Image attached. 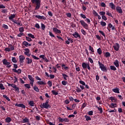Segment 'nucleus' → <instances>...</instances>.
Masks as SVG:
<instances>
[{
  "label": "nucleus",
  "mask_w": 125,
  "mask_h": 125,
  "mask_svg": "<svg viewBox=\"0 0 125 125\" xmlns=\"http://www.w3.org/2000/svg\"><path fill=\"white\" fill-rule=\"evenodd\" d=\"M114 64V66L117 68H119V61L117 60H115V61L113 62Z\"/></svg>",
  "instance_id": "obj_23"
},
{
  "label": "nucleus",
  "mask_w": 125,
  "mask_h": 125,
  "mask_svg": "<svg viewBox=\"0 0 125 125\" xmlns=\"http://www.w3.org/2000/svg\"><path fill=\"white\" fill-rule=\"evenodd\" d=\"M28 37L32 39H35V37H34V35H33L32 34H28Z\"/></svg>",
  "instance_id": "obj_61"
},
{
  "label": "nucleus",
  "mask_w": 125,
  "mask_h": 125,
  "mask_svg": "<svg viewBox=\"0 0 125 125\" xmlns=\"http://www.w3.org/2000/svg\"><path fill=\"white\" fill-rule=\"evenodd\" d=\"M32 3L35 4L34 11L39 10L41 5V0H31Z\"/></svg>",
  "instance_id": "obj_1"
},
{
  "label": "nucleus",
  "mask_w": 125,
  "mask_h": 125,
  "mask_svg": "<svg viewBox=\"0 0 125 125\" xmlns=\"http://www.w3.org/2000/svg\"><path fill=\"white\" fill-rule=\"evenodd\" d=\"M82 66L83 67V69H86V67H89V65L88 64H86L85 62H83Z\"/></svg>",
  "instance_id": "obj_21"
},
{
  "label": "nucleus",
  "mask_w": 125,
  "mask_h": 125,
  "mask_svg": "<svg viewBox=\"0 0 125 125\" xmlns=\"http://www.w3.org/2000/svg\"><path fill=\"white\" fill-rule=\"evenodd\" d=\"M5 123H8L11 122V121H12V119H11L10 117H6L5 118Z\"/></svg>",
  "instance_id": "obj_29"
},
{
  "label": "nucleus",
  "mask_w": 125,
  "mask_h": 125,
  "mask_svg": "<svg viewBox=\"0 0 125 125\" xmlns=\"http://www.w3.org/2000/svg\"><path fill=\"white\" fill-rule=\"evenodd\" d=\"M30 56H31V57H32V58L34 59V60H39L40 59L39 58L36 57L34 55H30Z\"/></svg>",
  "instance_id": "obj_50"
},
{
  "label": "nucleus",
  "mask_w": 125,
  "mask_h": 125,
  "mask_svg": "<svg viewBox=\"0 0 125 125\" xmlns=\"http://www.w3.org/2000/svg\"><path fill=\"white\" fill-rule=\"evenodd\" d=\"M115 9H116V11H117V12H118V13L122 14L123 11L121 7L119 6H117L116 7V8H115Z\"/></svg>",
  "instance_id": "obj_17"
},
{
  "label": "nucleus",
  "mask_w": 125,
  "mask_h": 125,
  "mask_svg": "<svg viewBox=\"0 0 125 125\" xmlns=\"http://www.w3.org/2000/svg\"><path fill=\"white\" fill-rule=\"evenodd\" d=\"M51 107V106L48 104H43L40 105V108H41L48 109L50 108Z\"/></svg>",
  "instance_id": "obj_4"
},
{
  "label": "nucleus",
  "mask_w": 125,
  "mask_h": 125,
  "mask_svg": "<svg viewBox=\"0 0 125 125\" xmlns=\"http://www.w3.org/2000/svg\"><path fill=\"white\" fill-rule=\"evenodd\" d=\"M113 48H114V50L116 51H119V48H120V45H119V43H116L115 44V45L113 46Z\"/></svg>",
  "instance_id": "obj_12"
},
{
  "label": "nucleus",
  "mask_w": 125,
  "mask_h": 125,
  "mask_svg": "<svg viewBox=\"0 0 125 125\" xmlns=\"http://www.w3.org/2000/svg\"><path fill=\"white\" fill-rule=\"evenodd\" d=\"M2 64H3V65H10V64H11V63L10 62H7V60H6V59L2 60Z\"/></svg>",
  "instance_id": "obj_18"
},
{
  "label": "nucleus",
  "mask_w": 125,
  "mask_h": 125,
  "mask_svg": "<svg viewBox=\"0 0 125 125\" xmlns=\"http://www.w3.org/2000/svg\"><path fill=\"white\" fill-rule=\"evenodd\" d=\"M109 107H110V108H115L116 107H117V104H116L111 103L110 105H109Z\"/></svg>",
  "instance_id": "obj_26"
},
{
  "label": "nucleus",
  "mask_w": 125,
  "mask_h": 125,
  "mask_svg": "<svg viewBox=\"0 0 125 125\" xmlns=\"http://www.w3.org/2000/svg\"><path fill=\"white\" fill-rule=\"evenodd\" d=\"M12 70L13 72L17 73L18 74H20L21 73V70L20 69H18V70H17L15 68H13Z\"/></svg>",
  "instance_id": "obj_19"
},
{
  "label": "nucleus",
  "mask_w": 125,
  "mask_h": 125,
  "mask_svg": "<svg viewBox=\"0 0 125 125\" xmlns=\"http://www.w3.org/2000/svg\"><path fill=\"white\" fill-rule=\"evenodd\" d=\"M21 36H24V33L22 32H21L19 33V34L17 35V37H18V38H21Z\"/></svg>",
  "instance_id": "obj_44"
},
{
  "label": "nucleus",
  "mask_w": 125,
  "mask_h": 125,
  "mask_svg": "<svg viewBox=\"0 0 125 125\" xmlns=\"http://www.w3.org/2000/svg\"><path fill=\"white\" fill-rule=\"evenodd\" d=\"M10 46V48H4V51H7V52H10L11 51H13L15 49V47L12 44L9 45Z\"/></svg>",
  "instance_id": "obj_6"
},
{
  "label": "nucleus",
  "mask_w": 125,
  "mask_h": 125,
  "mask_svg": "<svg viewBox=\"0 0 125 125\" xmlns=\"http://www.w3.org/2000/svg\"><path fill=\"white\" fill-rule=\"evenodd\" d=\"M106 12H104V11H101L99 13V14H100V15L102 16H105V14H106Z\"/></svg>",
  "instance_id": "obj_43"
},
{
  "label": "nucleus",
  "mask_w": 125,
  "mask_h": 125,
  "mask_svg": "<svg viewBox=\"0 0 125 125\" xmlns=\"http://www.w3.org/2000/svg\"><path fill=\"white\" fill-rule=\"evenodd\" d=\"M28 79H29L30 81L32 82H34V78H33V77H32L31 75H28Z\"/></svg>",
  "instance_id": "obj_36"
},
{
  "label": "nucleus",
  "mask_w": 125,
  "mask_h": 125,
  "mask_svg": "<svg viewBox=\"0 0 125 125\" xmlns=\"http://www.w3.org/2000/svg\"><path fill=\"white\" fill-rule=\"evenodd\" d=\"M25 52L24 54L25 55L28 56V57H30V56L31 55V54L30 53V50L28 48H26L24 49Z\"/></svg>",
  "instance_id": "obj_15"
},
{
  "label": "nucleus",
  "mask_w": 125,
  "mask_h": 125,
  "mask_svg": "<svg viewBox=\"0 0 125 125\" xmlns=\"http://www.w3.org/2000/svg\"><path fill=\"white\" fill-rule=\"evenodd\" d=\"M24 86H25V87L28 89L31 88V86L30 85V84H24Z\"/></svg>",
  "instance_id": "obj_54"
},
{
  "label": "nucleus",
  "mask_w": 125,
  "mask_h": 125,
  "mask_svg": "<svg viewBox=\"0 0 125 125\" xmlns=\"http://www.w3.org/2000/svg\"><path fill=\"white\" fill-rule=\"evenodd\" d=\"M58 120H59V122H60V123H62L63 122H64L65 123L69 122V120L68 119H67V118H65L64 119H62L61 117H59Z\"/></svg>",
  "instance_id": "obj_7"
},
{
  "label": "nucleus",
  "mask_w": 125,
  "mask_h": 125,
  "mask_svg": "<svg viewBox=\"0 0 125 125\" xmlns=\"http://www.w3.org/2000/svg\"><path fill=\"white\" fill-rule=\"evenodd\" d=\"M35 17L39 19V20H46V17L43 16H40V15H35Z\"/></svg>",
  "instance_id": "obj_13"
},
{
  "label": "nucleus",
  "mask_w": 125,
  "mask_h": 125,
  "mask_svg": "<svg viewBox=\"0 0 125 125\" xmlns=\"http://www.w3.org/2000/svg\"><path fill=\"white\" fill-rule=\"evenodd\" d=\"M51 92L52 93V94H53L55 96L58 95V93L57 92L55 91V90L51 91Z\"/></svg>",
  "instance_id": "obj_60"
},
{
  "label": "nucleus",
  "mask_w": 125,
  "mask_h": 125,
  "mask_svg": "<svg viewBox=\"0 0 125 125\" xmlns=\"http://www.w3.org/2000/svg\"><path fill=\"white\" fill-rule=\"evenodd\" d=\"M81 32H82V34H83V35L85 36L86 35V32H85V31L83 29H82L81 30Z\"/></svg>",
  "instance_id": "obj_57"
},
{
  "label": "nucleus",
  "mask_w": 125,
  "mask_h": 125,
  "mask_svg": "<svg viewBox=\"0 0 125 125\" xmlns=\"http://www.w3.org/2000/svg\"><path fill=\"white\" fill-rule=\"evenodd\" d=\"M73 42V39L67 37V41H65V43H66V44H69V43H72Z\"/></svg>",
  "instance_id": "obj_16"
},
{
  "label": "nucleus",
  "mask_w": 125,
  "mask_h": 125,
  "mask_svg": "<svg viewBox=\"0 0 125 125\" xmlns=\"http://www.w3.org/2000/svg\"><path fill=\"white\" fill-rule=\"evenodd\" d=\"M62 77H63V80H64V81H67V78H68V76H67V75L64 74V73H62Z\"/></svg>",
  "instance_id": "obj_25"
},
{
  "label": "nucleus",
  "mask_w": 125,
  "mask_h": 125,
  "mask_svg": "<svg viewBox=\"0 0 125 125\" xmlns=\"http://www.w3.org/2000/svg\"><path fill=\"white\" fill-rule=\"evenodd\" d=\"M0 88L1 90H3L5 89L4 86H3L2 83H0Z\"/></svg>",
  "instance_id": "obj_55"
},
{
  "label": "nucleus",
  "mask_w": 125,
  "mask_h": 125,
  "mask_svg": "<svg viewBox=\"0 0 125 125\" xmlns=\"http://www.w3.org/2000/svg\"><path fill=\"white\" fill-rule=\"evenodd\" d=\"M37 83L41 85L46 84V83L43 81H38L37 82Z\"/></svg>",
  "instance_id": "obj_33"
},
{
  "label": "nucleus",
  "mask_w": 125,
  "mask_h": 125,
  "mask_svg": "<svg viewBox=\"0 0 125 125\" xmlns=\"http://www.w3.org/2000/svg\"><path fill=\"white\" fill-rule=\"evenodd\" d=\"M2 97H3V98L5 99V100H6V101L8 102L11 101V100L10 99V98L7 97V96H6V95H2Z\"/></svg>",
  "instance_id": "obj_38"
},
{
  "label": "nucleus",
  "mask_w": 125,
  "mask_h": 125,
  "mask_svg": "<svg viewBox=\"0 0 125 125\" xmlns=\"http://www.w3.org/2000/svg\"><path fill=\"white\" fill-rule=\"evenodd\" d=\"M82 89H81L79 87H76V89H75V91L77 93H81L82 92Z\"/></svg>",
  "instance_id": "obj_40"
},
{
  "label": "nucleus",
  "mask_w": 125,
  "mask_h": 125,
  "mask_svg": "<svg viewBox=\"0 0 125 125\" xmlns=\"http://www.w3.org/2000/svg\"><path fill=\"white\" fill-rule=\"evenodd\" d=\"M109 100H111L112 103H117V99H116L114 97H110L109 98Z\"/></svg>",
  "instance_id": "obj_24"
},
{
  "label": "nucleus",
  "mask_w": 125,
  "mask_h": 125,
  "mask_svg": "<svg viewBox=\"0 0 125 125\" xmlns=\"http://www.w3.org/2000/svg\"><path fill=\"white\" fill-rule=\"evenodd\" d=\"M61 67H63V69H64L65 70H68V67L67 66H65V64H64V63L61 64Z\"/></svg>",
  "instance_id": "obj_42"
},
{
  "label": "nucleus",
  "mask_w": 125,
  "mask_h": 125,
  "mask_svg": "<svg viewBox=\"0 0 125 125\" xmlns=\"http://www.w3.org/2000/svg\"><path fill=\"white\" fill-rule=\"evenodd\" d=\"M28 104L30 105V106L33 107L35 105V103L33 101H30V102H29Z\"/></svg>",
  "instance_id": "obj_31"
},
{
  "label": "nucleus",
  "mask_w": 125,
  "mask_h": 125,
  "mask_svg": "<svg viewBox=\"0 0 125 125\" xmlns=\"http://www.w3.org/2000/svg\"><path fill=\"white\" fill-rule=\"evenodd\" d=\"M19 59L20 60V63H24V60H25V56L21 55L19 56Z\"/></svg>",
  "instance_id": "obj_10"
},
{
  "label": "nucleus",
  "mask_w": 125,
  "mask_h": 125,
  "mask_svg": "<svg viewBox=\"0 0 125 125\" xmlns=\"http://www.w3.org/2000/svg\"><path fill=\"white\" fill-rule=\"evenodd\" d=\"M61 83L62 84V85L66 86V84H67V82L65 81H62L61 82Z\"/></svg>",
  "instance_id": "obj_48"
},
{
  "label": "nucleus",
  "mask_w": 125,
  "mask_h": 125,
  "mask_svg": "<svg viewBox=\"0 0 125 125\" xmlns=\"http://www.w3.org/2000/svg\"><path fill=\"white\" fill-rule=\"evenodd\" d=\"M107 111H108V112L109 113H113V112H115V111H117V110H116V109L114 108V110H110V109H108L107 110Z\"/></svg>",
  "instance_id": "obj_47"
},
{
  "label": "nucleus",
  "mask_w": 125,
  "mask_h": 125,
  "mask_svg": "<svg viewBox=\"0 0 125 125\" xmlns=\"http://www.w3.org/2000/svg\"><path fill=\"white\" fill-rule=\"evenodd\" d=\"M98 63L99 64V66H100V68H101V70L103 72H107V68L105 65H104L102 62H98Z\"/></svg>",
  "instance_id": "obj_3"
},
{
  "label": "nucleus",
  "mask_w": 125,
  "mask_h": 125,
  "mask_svg": "<svg viewBox=\"0 0 125 125\" xmlns=\"http://www.w3.org/2000/svg\"><path fill=\"white\" fill-rule=\"evenodd\" d=\"M96 108H98V110L100 112V114L103 113V108L101 107V106L99 107L98 106H96Z\"/></svg>",
  "instance_id": "obj_27"
},
{
  "label": "nucleus",
  "mask_w": 125,
  "mask_h": 125,
  "mask_svg": "<svg viewBox=\"0 0 125 125\" xmlns=\"http://www.w3.org/2000/svg\"><path fill=\"white\" fill-rule=\"evenodd\" d=\"M116 66H113V65H111L110 66V69L112 71H116L117 70V68H116Z\"/></svg>",
  "instance_id": "obj_32"
},
{
  "label": "nucleus",
  "mask_w": 125,
  "mask_h": 125,
  "mask_svg": "<svg viewBox=\"0 0 125 125\" xmlns=\"http://www.w3.org/2000/svg\"><path fill=\"white\" fill-rule=\"evenodd\" d=\"M89 48L88 49V50L89 51H91V52L93 53L95 52V51H94V48H93V47H91V46H89Z\"/></svg>",
  "instance_id": "obj_51"
},
{
  "label": "nucleus",
  "mask_w": 125,
  "mask_h": 125,
  "mask_svg": "<svg viewBox=\"0 0 125 125\" xmlns=\"http://www.w3.org/2000/svg\"><path fill=\"white\" fill-rule=\"evenodd\" d=\"M24 27H20V28H19V32H21V33H23L24 32Z\"/></svg>",
  "instance_id": "obj_45"
},
{
  "label": "nucleus",
  "mask_w": 125,
  "mask_h": 125,
  "mask_svg": "<svg viewBox=\"0 0 125 125\" xmlns=\"http://www.w3.org/2000/svg\"><path fill=\"white\" fill-rule=\"evenodd\" d=\"M84 118H85V121H91V118H90V117L85 115L84 116Z\"/></svg>",
  "instance_id": "obj_34"
},
{
  "label": "nucleus",
  "mask_w": 125,
  "mask_h": 125,
  "mask_svg": "<svg viewBox=\"0 0 125 125\" xmlns=\"http://www.w3.org/2000/svg\"><path fill=\"white\" fill-rule=\"evenodd\" d=\"M12 62L15 63H17V59L15 57H12Z\"/></svg>",
  "instance_id": "obj_52"
},
{
  "label": "nucleus",
  "mask_w": 125,
  "mask_h": 125,
  "mask_svg": "<svg viewBox=\"0 0 125 125\" xmlns=\"http://www.w3.org/2000/svg\"><path fill=\"white\" fill-rule=\"evenodd\" d=\"M8 86H12L13 88L15 89L16 91H19V87H17V85L15 84H11V83H7Z\"/></svg>",
  "instance_id": "obj_5"
},
{
  "label": "nucleus",
  "mask_w": 125,
  "mask_h": 125,
  "mask_svg": "<svg viewBox=\"0 0 125 125\" xmlns=\"http://www.w3.org/2000/svg\"><path fill=\"white\" fill-rule=\"evenodd\" d=\"M113 92H114V93H115L116 94L120 93V92L119 91V88H118L113 89Z\"/></svg>",
  "instance_id": "obj_30"
},
{
  "label": "nucleus",
  "mask_w": 125,
  "mask_h": 125,
  "mask_svg": "<svg viewBox=\"0 0 125 125\" xmlns=\"http://www.w3.org/2000/svg\"><path fill=\"white\" fill-rule=\"evenodd\" d=\"M80 16L83 19H86V17L83 14H81Z\"/></svg>",
  "instance_id": "obj_59"
},
{
  "label": "nucleus",
  "mask_w": 125,
  "mask_h": 125,
  "mask_svg": "<svg viewBox=\"0 0 125 125\" xmlns=\"http://www.w3.org/2000/svg\"><path fill=\"white\" fill-rule=\"evenodd\" d=\"M109 6H110V8H111L112 10H115V9H116V7L113 2H110L109 3Z\"/></svg>",
  "instance_id": "obj_22"
},
{
  "label": "nucleus",
  "mask_w": 125,
  "mask_h": 125,
  "mask_svg": "<svg viewBox=\"0 0 125 125\" xmlns=\"http://www.w3.org/2000/svg\"><path fill=\"white\" fill-rule=\"evenodd\" d=\"M15 106L19 107H21V108L25 109L26 108V106L23 104H15Z\"/></svg>",
  "instance_id": "obj_11"
},
{
  "label": "nucleus",
  "mask_w": 125,
  "mask_h": 125,
  "mask_svg": "<svg viewBox=\"0 0 125 125\" xmlns=\"http://www.w3.org/2000/svg\"><path fill=\"white\" fill-rule=\"evenodd\" d=\"M97 52H98V54H99V55L102 54V49H101V48H99L98 49Z\"/></svg>",
  "instance_id": "obj_56"
},
{
  "label": "nucleus",
  "mask_w": 125,
  "mask_h": 125,
  "mask_svg": "<svg viewBox=\"0 0 125 125\" xmlns=\"http://www.w3.org/2000/svg\"><path fill=\"white\" fill-rule=\"evenodd\" d=\"M29 119L27 118H25V119H23V123H29Z\"/></svg>",
  "instance_id": "obj_39"
},
{
  "label": "nucleus",
  "mask_w": 125,
  "mask_h": 125,
  "mask_svg": "<svg viewBox=\"0 0 125 125\" xmlns=\"http://www.w3.org/2000/svg\"><path fill=\"white\" fill-rule=\"evenodd\" d=\"M45 25L42 23H41V29L42 30H44L45 29Z\"/></svg>",
  "instance_id": "obj_58"
},
{
  "label": "nucleus",
  "mask_w": 125,
  "mask_h": 125,
  "mask_svg": "<svg viewBox=\"0 0 125 125\" xmlns=\"http://www.w3.org/2000/svg\"><path fill=\"white\" fill-rule=\"evenodd\" d=\"M106 25L107 23H106L105 21H101V25H102V26H106Z\"/></svg>",
  "instance_id": "obj_46"
},
{
  "label": "nucleus",
  "mask_w": 125,
  "mask_h": 125,
  "mask_svg": "<svg viewBox=\"0 0 125 125\" xmlns=\"http://www.w3.org/2000/svg\"><path fill=\"white\" fill-rule=\"evenodd\" d=\"M26 41H27L29 42H32V39L31 38H30L29 37H26Z\"/></svg>",
  "instance_id": "obj_64"
},
{
  "label": "nucleus",
  "mask_w": 125,
  "mask_h": 125,
  "mask_svg": "<svg viewBox=\"0 0 125 125\" xmlns=\"http://www.w3.org/2000/svg\"><path fill=\"white\" fill-rule=\"evenodd\" d=\"M99 33H100V34H101L102 36H104V39H106V35H105V33H104V32L101 30H99Z\"/></svg>",
  "instance_id": "obj_35"
},
{
  "label": "nucleus",
  "mask_w": 125,
  "mask_h": 125,
  "mask_svg": "<svg viewBox=\"0 0 125 125\" xmlns=\"http://www.w3.org/2000/svg\"><path fill=\"white\" fill-rule=\"evenodd\" d=\"M2 28L4 29H8V26L5 24H2Z\"/></svg>",
  "instance_id": "obj_63"
},
{
  "label": "nucleus",
  "mask_w": 125,
  "mask_h": 125,
  "mask_svg": "<svg viewBox=\"0 0 125 125\" xmlns=\"http://www.w3.org/2000/svg\"><path fill=\"white\" fill-rule=\"evenodd\" d=\"M79 83H80V84H81L83 85H85V83H84V82H83L82 80L80 81Z\"/></svg>",
  "instance_id": "obj_62"
},
{
  "label": "nucleus",
  "mask_w": 125,
  "mask_h": 125,
  "mask_svg": "<svg viewBox=\"0 0 125 125\" xmlns=\"http://www.w3.org/2000/svg\"><path fill=\"white\" fill-rule=\"evenodd\" d=\"M53 32H54L56 34H60L61 33V31L60 30L57 29L56 27L53 28Z\"/></svg>",
  "instance_id": "obj_20"
},
{
  "label": "nucleus",
  "mask_w": 125,
  "mask_h": 125,
  "mask_svg": "<svg viewBox=\"0 0 125 125\" xmlns=\"http://www.w3.org/2000/svg\"><path fill=\"white\" fill-rule=\"evenodd\" d=\"M71 36H73V37L75 38V39L79 38L81 39V35H80L78 32L73 33V34H71Z\"/></svg>",
  "instance_id": "obj_9"
},
{
  "label": "nucleus",
  "mask_w": 125,
  "mask_h": 125,
  "mask_svg": "<svg viewBox=\"0 0 125 125\" xmlns=\"http://www.w3.org/2000/svg\"><path fill=\"white\" fill-rule=\"evenodd\" d=\"M22 44H23V45H25V46H26V47H28V46H27V45L30 44V43H28V42H27L26 41H24V42H23Z\"/></svg>",
  "instance_id": "obj_49"
},
{
  "label": "nucleus",
  "mask_w": 125,
  "mask_h": 125,
  "mask_svg": "<svg viewBox=\"0 0 125 125\" xmlns=\"http://www.w3.org/2000/svg\"><path fill=\"white\" fill-rule=\"evenodd\" d=\"M26 60H27V64H29L32 63V59H29V58H26Z\"/></svg>",
  "instance_id": "obj_28"
},
{
  "label": "nucleus",
  "mask_w": 125,
  "mask_h": 125,
  "mask_svg": "<svg viewBox=\"0 0 125 125\" xmlns=\"http://www.w3.org/2000/svg\"><path fill=\"white\" fill-rule=\"evenodd\" d=\"M15 18H16V15L13 14L10 16V17H9V20H10V21H12L13 22L17 24V25L21 26V24L20 23L21 21H17L15 20H13L14 19H15Z\"/></svg>",
  "instance_id": "obj_2"
},
{
  "label": "nucleus",
  "mask_w": 125,
  "mask_h": 125,
  "mask_svg": "<svg viewBox=\"0 0 125 125\" xmlns=\"http://www.w3.org/2000/svg\"><path fill=\"white\" fill-rule=\"evenodd\" d=\"M47 84L49 85V87H51L52 86V82L51 81H48L47 82Z\"/></svg>",
  "instance_id": "obj_53"
},
{
  "label": "nucleus",
  "mask_w": 125,
  "mask_h": 125,
  "mask_svg": "<svg viewBox=\"0 0 125 125\" xmlns=\"http://www.w3.org/2000/svg\"><path fill=\"white\" fill-rule=\"evenodd\" d=\"M104 57H106V58H108L111 57V54L109 52H106V53L104 54Z\"/></svg>",
  "instance_id": "obj_41"
},
{
  "label": "nucleus",
  "mask_w": 125,
  "mask_h": 125,
  "mask_svg": "<svg viewBox=\"0 0 125 125\" xmlns=\"http://www.w3.org/2000/svg\"><path fill=\"white\" fill-rule=\"evenodd\" d=\"M80 23H81V24L82 25V26H83V28H84V29H87L88 25H87V24H86V23H85L84 21H80Z\"/></svg>",
  "instance_id": "obj_8"
},
{
  "label": "nucleus",
  "mask_w": 125,
  "mask_h": 125,
  "mask_svg": "<svg viewBox=\"0 0 125 125\" xmlns=\"http://www.w3.org/2000/svg\"><path fill=\"white\" fill-rule=\"evenodd\" d=\"M39 58H42V60H44V62H49V60H48V59H47L46 58V57L44 55H41L39 56Z\"/></svg>",
  "instance_id": "obj_14"
},
{
  "label": "nucleus",
  "mask_w": 125,
  "mask_h": 125,
  "mask_svg": "<svg viewBox=\"0 0 125 125\" xmlns=\"http://www.w3.org/2000/svg\"><path fill=\"white\" fill-rule=\"evenodd\" d=\"M33 89H34V90H35V91H36L37 92H40L39 88L37 86H34V87H33Z\"/></svg>",
  "instance_id": "obj_37"
}]
</instances>
